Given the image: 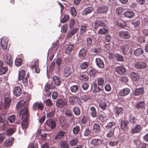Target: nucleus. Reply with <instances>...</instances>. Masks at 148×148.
Returning a JSON list of instances; mask_svg holds the SVG:
<instances>
[{
	"mask_svg": "<svg viewBox=\"0 0 148 148\" xmlns=\"http://www.w3.org/2000/svg\"><path fill=\"white\" fill-rule=\"evenodd\" d=\"M25 102L23 101H21L17 104L16 108L18 110L21 109L19 112V116H22L21 119L23 121L21 126L23 129H27L28 127V108L25 106Z\"/></svg>",
	"mask_w": 148,
	"mask_h": 148,
	"instance_id": "obj_1",
	"label": "nucleus"
},
{
	"mask_svg": "<svg viewBox=\"0 0 148 148\" xmlns=\"http://www.w3.org/2000/svg\"><path fill=\"white\" fill-rule=\"evenodd\" d=\"M56 106L60 108H62L66 107L67 105V102L65 99H59L58 100L56 103Z\"/></svg>",
	"mask_w": 148,
	"mask_h": 148,
	"instance_id": "obj_2",
	"label": "nucleus"
},
{
	"mask_svg": "<svg viewBox=\"0 0 148 148\" xmlns=\"http://www.w3.org/2000/svg\"><path fill=\"white\" fill-rule=\"evenodd\" d=\"M38 63L37 61H32L29 64L30 68L32 69H34L35 72L38 73L40 72V69L38 67Z\"/></svg>",
	"mask_w": 148,
	"mask_h": 148,
	"instance_id": "obj_3",
	"label": "nucleus"
},
{
	"mask_svg": "<svg viewBox=\"0 0 148 148\" xmlns=\"http://www.w3.org/2000/svg\"><path fill=\"white\" fill-rule=\"evenodd\" d=\"M119 36L120 37L123 39H128L130 36V33L128 31H121L119 32Z\"/></svg>",
	"mask_w": 148,
	"mask_h": 148,
	"instance_id": "obj_4",
	"label": "nucleus"
},
{
	"mask_svg": "<svg viewBox=\"0 0 148 148\" xmlns=\"http://www.w3.org/2000/svg\"><path fill=\"white\" fill-rule=\"evenodd\" d=\"M1 46L3 49L5 51L8 49L7 45L8 39L5 37H3L1 38Z\"/></svg>",
	"mask_w": 148,
	"mask_h": 148,
	"instance_id": "obj_5",
	"label": "nucleus"
},
{
	"mask_svg": "<svg viewBox=\"0 0 148 148\" xmlns=\"http://www.w3.org/2000/svg\"><path fill=\"white\" fill-rule=\"evenodd\" d=\"M135 67L137 69H144L146 68V64L143 62H138L134 64Z\"/></svg>",
	"mask_w": 148,
	"mask_h": 148,
	"instance_id": "obj_6",
	"label": "nucleus"
},
{
	"mask_svg": "<svg viewBox=\"0 0 148 148\" xmlns=\"http://www.w3.org/2000/svg\"><path fill=\"white\" fill-rule=\"evenodd\" d=\"M130 47L129 44H125L122 46L121 49L122 53L124 55L127 54L130 51Z\"/></svg>",
	"mask_w": 148,
	"mask_h": 148,
	"instance_id": "obj_7",
	"label": "nucleus"
},
{
	"mask_svg": "<svg viewBox=\"0 0 148 148\" xmlns=\"http://www.w3.org/2000/svg\"><path fill=\"white\" fill-rule=\"evenodd\" d=\"M134 143L137 148H145L146 146V143L142 142L138 139L134 140Z\"/></svg>",
	"mask_w": 148,
	"mask_h": 148,
	"instance_id": "obj_8",
	"label": "nucleus"
},
{
	"mask_svg": "<svg viewBox=\"0 0 148 148\" xmlns=\"http://www.w3.org/2000/svg\"><path fill=\"white\" fill-rule=\"evenodd\" d=\"M46 125L50 129H53L55 128L56 123L54 120L49 119L46 121Z\"/></svg>",
	"mask_w": 148,
	"mask_h": 148,
	"instance_id": "obj_9",
	"label": "nucleus"
},
{
	"mask_svg": "<svg viewBox=\"0 0 148 148\" xmlns=\"http://www.w3.org/2000/svg\"><path fill=\"white\" fill-rule=\"evenodd\" d=\"M108 10V8L107 6L102 5L98 8L97 12L99 13L104 14L107 13Z\"/></svg>",
	"mask_w": 148,
	"mask_h": 148,
	"instance_id": "obj_10",
	"label": "nucleus"
},
{
	"mask_svg": "<svg viewBox=\"0 0 148 148\" xmlns=\"http://www.w3.org/2000/svg\"><path fill=\"white\" fill-rule=\"evenodd\" d=\"M95 62L97 66L99 68L102 69L104 67V62L101 59L99 58H96Z\"/></svg>",
	"mask_w": 148,
	"mask_h": 148,
	"instance_id": "obj_11",
	"label": "nucleus"
},
{
	"mask_svg": "<svg viewBox=\"0 0 148 148\" xmlns=\"http://www.w3.org/2000/svg\"><path fill=\"white\" fill-rule=\"evenodd\" d=\"M130 92V90L128 88H125L120 90L119 92V95L124 97L127 95Z\"/></svg>",
	"mask_w": 148,
	"mask_h": 148,
	"instance_id": "obj_12",
	"label": "nucleus"
},
{
	"mask_svg": "<svg viewBox=\"0 0 148 148\" xmlns=\"http://www.w3.org/2000/svg\"><path fill=\"white\" fill-rule=\"evenodd\" d=\"M129 122L127 120L125 119L121 121V128L123 131L126 130L127 128V124Z\"/></svg>",
	"mask_w": 148,
	"mask_h": 148,
	"instance_id": "obj_13",
	"label": "nucleus"
},
{
	"mask_svg": "<svg viewBox=\"0 0 148 148\" xmlns=\"http://www.w3.org/2000/svg\"><path fill=\"white\" fill-rule=\"evenodd\" d=\"M130 77L133 80L137 82L139 79V75L137 73L132 72L130 75Z\"/></svg>",
	"mask_w": 148,
	"mask_h": 148,
	"instance_id": "obj_14",
	"label": "nucleus"
},
{
	"mask_svg": "<svg viewBox=\"0 0 148 148\" xmlns=\"http://www.w3.org/2000/svg\"><path fill=\"white\" fill-rule=\"evenodd\" d=\"M102 140L99 138H95L92 139L91 142V144L94 147H98L102 143Z\"/></svg>",
	"mask_w": 148,
	"mask_h": 148,
	"instance_id": "obj_15",
	"label": "nucleus"
},
{
	"mask_svg": "<svg viewBox=\"0 0 148 148\" xmlns=\"http://www.w3.org/2000/svg\"><path fill=\"white\" fill-rule=\"evenodd\" d=\"M43 105L41 103L36 102L33 104V109L34 110H36L39 109L42 110H43Z\"/></svg>",
	"mask_w": 148,
	"mask_h": 148,
	"instance_id": "obj_16",
	"label": "nucleus"
},
{
	"mask_svg": "<svg viewBox=\"0 0 148 148\" xmlns=\"http://www.w3.org/2000/svg\"><path fill=\"white\" fill-rule=\"evenodd\" d=\"M126 71L125 68L122 66H117L115 69L116 72L120 75H121L124 73Z\"/></svg>",
	"mask_w": 148,
	"mask_h": 148,
	"instance_id": "obj_17",
	"label": "nucleus"
},
{
	"mask_svg": "<svg viewBox=\"0 0 148 148\" xmlns=\"http://www.w3.org/2000/svg\"><path fill=\"white\" fill-rule=\"evenodd\" d=\"M141 129V126L139 124H137L132 128L131 132L132 134H135L139 133Z\"/></svg>",
	"mask_w": 148,
	"mask_h": 148,
	"instance_id": "obj_18",
	"label": "nucleus"
},
{
	"mask_svg": "<svg viewBox=\"0 0 148 148\" xmlns=\"http://www.w3.org/2000/svg\"><path fill=\"white\" fill-rule=\"evenodd\" d=\"M71 73V69L68 66H66L64 69L63 75L66 77L69 76Z\"/></svg>",
	"mask_w": 148,
	"mask_h": 148,
	"instance_id": "obj_19",
	"label": "nucleus"
},
{
	"mask_svg": "<svg viewBox=\"0 0 148 148\" xmlns=\"http://www.w3.org/2000/svg\"><path fill=\"white\" fill-rule=\"evenodd\" d=\"M124 16L126 18H130L134 16V12L130 10L127 11L123 13Z\"/></svg>",
	"mask_w": 148,
	"mask_h": 148,
	"instance_id": "obj_20",
	"label": "nucleus"
},
{
	"mask_svg": "<svg viewBox=\"0 0 148 148\" xmlns=\"http://www.w3.org/2000/svg\"><path fill=\"white\" fill-rule=\"evenodd\" d=\"M79 99V98L77 96L69 97V102L71 105L74 106L75 103V100L78 101Z\"/></svg>",
	"mask_w": 148,
	"mask_h": 148,
	"instance_id": "obj_21",
	"label": "nucleus"
},
{
	"mask_svg": "<svg viewBox=\"0 0 148 148\" xmlns=\"http://www.w3.org/2000/svg\"><path fill=\"white\" fill-rule=\"evenodd\" d=\"M101 130V128L100 125L97 124L95 123L93 125L92 131L93 132L96 134H98L99 133Z\"/></svg>",
	"mask_w": 148,
	"mask_h": 148,
	"instance_id": "obj_22",
	"label": "nucleus"
},
{
	"mask_svg": "<svg viewBox=\"0 0 148 148\" xmlns=\"http://www.w3.org/2000/svg\"><path fill=\"white\" fill-rule=\"evenodd\" d=\"M14 94L16 96H19L21 93V90L19 86L15 87L13 90Z\"/></svg>",
	"mask_w": 148,
	"mask_h": 148,
	"instance_id": "obj_23",
	"label": "nucleus"
},
{
	"mask_svg": "<svg viewBox=\"0 0 148 148\" xmlns=\"http://www.w3.org/2000/svg\"><path fill=\"white\" fill-rule=\"evenodd\" d=\"M65 134V132L63 131H60L55 137V140H58L62 138Z\"/></svg>",
	"mask_w": 148,
	"mask_h": 148,
	"instance_id": "obj_24",
	"label": "nucleus"
},
{
	"mask_svg": "<svg viewBox=\"0 0 148 148\" xmlns=\"http://www.w3.org/2000/svg\"><path fill=\"white\" fill-rule=\"evenodd\" d=\"M91 89L94 92H97L102 90V89L97 86V84L95 83L93 84L91 87Z\"/></svg>",
	"mask_w": 148,
	"mask_h": 148,
	"instance_id": "obj_25",
	"label": "nucleus"
},
{
	"mask_svg": "<svg viewBox=\"0 0 148 148\" xmlns=\"http://www.w3.org/2000/svg\"><path fill=\"white\" fill-rule=\"evenodd\" d=\"M86 50L84 48H82L79 51V56L81 59H84L86 54Z\"/></svg>",
	"mask_w": 148,
	"mask_h": 148,
	"instance_id": "obj_26",
	"label": "nucleus"
},
{
	"mask_svg": "<svg viewBox=\"0 0 148 148\" xmlns=\"http://www.w3.org/2000/svg\"><path fill=\"white\" fill-rule=\"evenodd\" d=\"M95 29H97L99 27H103L106 26V24L102 21H97L95 23Z\"/></svg>",
	"mask_w": 148,
	"mask_h": 148,
	"instance_id": "obj_27",
	"label": "nucleus"
},
{
	"mask_svg": "<svg viewBox=\"0 0 148 148\" xmlns=\"http://www.w3.org/2000/svg\"><path fill=\"white\" fill-rule=\"evenodd\" d=\"M143 88L142 87L136 88L134 92V94L135 96H138L143 93Z\"/></svg>",
	"mask_w": 148,
	"mask_h": 148,
	"instance_id": "obj_28",
	"label": "nucleus"
},
{
	"mask_svg": "<svg viewBox=\"0 0 148 148\" xmlns=\"http://www.w3.org/2000/svg\"><path fill=\"white\" fill-rule=\"evenodd\" d=\"M90 114L93 118H95L97 116V112L95 108L93 107H91L90 109Z\"/></svg>",
	"mask_w": 148,
	"mask_h": 148,
	"instance_id": "obj_29",
	"label": "nucleus"
},
{
	"mask_svg": "<svg viewBox=\"0 0 148 148\" xmlns=\"http://www.w3.org/2000/svg\"><path fill=\"white\" fill-rule=\"evenodd\" d=\"M14 141V138L13 137L7 139L5 142V146L6 147L10 146L12 144Z\"/></svg>",
	"mask_w": 148,
	"mask_h": 148,
	"instance_id": "obj_30",
	"label": "nucleus"
},
{
	"mask_svg": "<svg viewBox=\"0 0 148 148\" xmlns=\"http://www.w3.org/2000/svg\"><path fill=\"white\" fill-rule=\"evenodd\" d=\"M79 86L78 85H73L70 87V90L71 92L74 93L77 92L79 88Z\"/></svg>",
	"mask_w": 148,
	"mask_h": 148,
	"instance_id": "obj_31",
	"label": "nucleus"
},
{
	"mask_svg": "<svg viewBox=\"0 0 148 148\" xmlns=\"http://www.w3.org/2000/svg\"><path fill=\"white\" fill-rule=\"evenodd\" d=\"M145 102L144 101H141L137 103L136 105V108L137 109H143L145 108Z\"/></svg>",
	"mask_w": 148,
	"mask_h": 148,
	"instance_id": "obj_32",
	"label": "nucleus"
},
{
	"mask_svg": "<svg viewBox=\"0 0 148 148\" xmlns=\"http://www.w3.org/2000/svg\"><path fill=\"white\" fill-rule=\"evenodd\" d=\"M123 109L122 108L119 107H117L114 108V112L116 116H118L120 114H121L122 112Z\"/></svg>",
	"mask_w": 148,
	"mask_h": 148,
	"instance_id": "obj_33",
	"label": "nucleus"
},
{
	"mask_svg": "<svg viewBox=\"0 0 148 148\" xmlns=\"http://www.w3.org/2000/svg\"><path fill=\"white\" fill-rule=\"evenodd\" d=\"M93 10L92 7H88L85 8L82 12V14L84 15H86L89 14Z\"/></svg>",
	"mask_w": 148,
	"mask_h": 148,
	"instance_id": "obj_34",
	"label": "nucleus"
},
{
	"mask_svg": "<svg viewBox=\"0 0 148 148\" xmlns=\"http://www.w3.org/2000/svg\"><path fill=\"white\" fill-rule=\"evenodd\" d=\"M108 29L105 27L100 28L98 31V33L101 35H104L106 34L108 32Z\"/></svg>",
	"mask_w": 148,
	"mask_h": 148,
	"instance_id": "obj_35",
	"label": "nucleus"
},
{
	"mask_svg": "<svg viewBox=\"0 0 148 148\" xmlns=\"http://www.w3.org/2000/svg\"><path fill=\"white\" fill-rule=\"evenodd\" d=\"M143 52V50L140 48H139L134 51V53L136 56H138L142 54Z\"/></svg>",
	"mask_w": 148,
	"mask_h": 148,
	"instance_id": "obj_36",
	"label": "nucleus"
},
{
	"mask_svg": "<svg viewBox=\"0 0 148 148\" xmlns=\"http://www.w3.org/2000/svg\"><path fill=\"white\" fill-rule=\"evenodd\" d=\"M78 29L77 28L73 29L69 32L67 34V36L69 37H71L77 32Z\"/></svg>",
	"mask_w": 148,
	"mask_h": 148,
	"instance_id": "obj_37",
	"label": "nucleus"
},
{
	"mask_svg": "<svg viewBox=\"0 0 148 148\" xmlns=\"http://www.w3.org/2000/svg\"><path fill=\"white\" fill-rule=\"evenodd\" d=\"M11 99H4V108L5 109H7L10 105Z\"/></svg>",
	"mask_w": 148,
	"mask_h": 148,
	"instance_id": "obj_38",
	"label": "nucleus"
},
{
	"mask_svg": "<svg viewBox=\"0 0 148 148\" xmlns=\"http://www.w3.org/2000/svg\"><path fill=\"white\" fill-rule=\"evenodd\" d=\"M59 121L60 125L62 127H64L66 124V120L65 118L63 116H61L60 117Z\"/></svg>",
	"mask_w": 148,
	"mask_h": 148,
	"instance_id": "obj_39",
	"label": "nucleus"
},
{
	"mask_svg": "<svg viewBox=\"0 0 148 148\" xmlns=\"http://www.w3.org/2000/svg\"><path fill=\"white\" fill-rule=\"evenodd\" d=\"M53 82L56 85L59 86L60 84V81L59 78L56 76H54L53 78Z\"/></svg>",
	"mask_w": 148,
	"mask_h": 148,
	"instance_id": "obj_40",
	"label": "nucleus"
},
{
	"mask_svg": "<svg viewBox=\"0 0 148 148\" xmlns=\"http://www.w3.org/2000/svg\"><path fill=\"white\" fill-rule=\"evenodd\" d=\"M60 146L61 148H69V145L66 141L63 140L60 143Z\"/></svg>",
	"mask_w": 148,
	"mask_h": 148,
	"instance_id": "obj_41",
	"label": "nucleus"
},
{
	"mask_svg": "<svg viewBox=\"0 0 148 148\" xmlns=\"http://www.w3.org/2000/svg\"><path fill=\"white\" fill-rule=\"evenodd\" d=\"M25 71L23 70H21L19 72L18 76V79L21 80L25 78Z\"/></svg>",
	"mask_w": 148,
	"mask_h": 148,
	"instance_id": "obj_42",
	"label": "nucleus"
},
{
	"mask_svg": "<svg viewBox=\"0 0 148 148\" xmlns=\"http://www.w3.org/2000/svg\"><path fill=\"white\" fill-rule=\"evenodd\" d=\"M73 111L74 114L76 116L79 115L81 112L80 108L77 106H75L73 108Z\"/></svg>",
	"mask_w": 148,
	"mask_h": 148,
	"instance_id": "obj_43",
	"label": "nucleus"
},
{
	"mask_svg": "<svg viewBox=\"0 0 148 148\" xmlns=\"http://www.w3.org/2000/svg\"><path fill=\"white\" fill-rule=\"evenodd\" d=\"M6 62L10 66H11L12 63V60L11 56L10 54L7 55Z\"/></svg>",
	"mask_w": 148,
	"mask_h": 148,
	"instance_id": "obj_44",
	"label": "nucleus"
},
{
	"mask_svg": "<svg viewBox=\"0 0 148 148\" xmlns=\"http://www.w3.org/2000/svg\"><path fill=\"white\" fill-rule=\"evenodd\" d=\"M6 115L5 113L3 112L0 113V123H2L5 121Z\"/></svg>",
	"mask_w": 148,
	"mask_h": 148,
	"instance_id": "obj_45",
	"label": "nucleus"
},
{
	"mask_svg": "<svg viewBox=\"0 0 148 148\" xmlns=\"http://www.w3.org/2000/svg\"><path fill=\"white\" fill-rule=\"evenodd\" d=\"M115 57L116 60L118 61L122 62L123 61V56L119 53H116L115 54Z\"/></svg>",
	"mask_w": 148,
	"mask_h": 148,
	"instance_id": "obj_46",
	"label": "nucleus"
},
{
	"mask_svg": "<svg viewBox=\"0 0 148 148\" xmlns=\"http://www.w3.org/2000/svg\"><path fill=\"white\" fill-rule=\"evenodd\" d=\"M80 130L79 126L77 125L74 127L73 130V132L74 134H77L79 133Z\"/></svg>",
	"mask_w": 148,
	"mask_h": 148,
	"instance_id": "obj_47",
	"label": "nucleus"
},
{
	"mask_svg": "<svg viewBox=\"0 0 148 148\" xmlns=\"http://www.w3.org/2000/svg\"><path fill=\"white\" fill-rule=\"evenodd\" d=\"M116 123L114 122H110L106 126L105 128L106 130H109Z\"/></svg>",
	"mask_w": 148,
	"mask_h": 148,
	"instance_id": "obj_48",
	"label": "nucleus"
},
{
	"mask_svg": "<svg viewBox=\"0 0 148 148\" xmlns=\"http://www.w3.org/2000/svg\"><path fill=\"white\" fill-rule=\"evenodd\" d=\"M78 140L77 138H72L70 142V145L73 146L76 145L77 143Z\"/></svg>",
	"mask_w": 148,
	"mask_h": 148,
	"instance_id": "obj_49",
	"label": "nucleus"
},
{
	"mask_svg": "<svg viewBox=\"0 0 148 148\" xmlns=\"http://www.w3.org/2000/svg\"><path fill=\"white\" fill-rule=\"evenodd\" d=\"M74 49L73 45L72 44L69 45L66 49V53H69Z\"/></svg>",
	"mask_w": 148,
	"mask_h": 148,
	"instance_id": "obj_50",
	"label": "nucleus"
},
{
	"mask_svg": "<svg viewBox=\"0 0 148 148\" xmlns=\"http://www.w3.org/2000/svg\"><path fill=\"white\" fill-rule=\"evenodd\" d=\"M132 24L135 27H138L140 23V20L138 18H136L132 21Z\"/></svg>",
	"mask_w": 148,
	"mask_h": 148,
	"instance_id": "obj_51",
	"label": "nucleus"
},
{
	"mask_svg": "<svg viewBox=\"0 0 148 148\" xmlns=\"http://www.w3.org/2000/svg\"><path fill=\"white\" fill-rule=\"evenodd\" d=\"M55 114V110H52L51 112L48 113L47 115V118L51 119L53 118Z\"/></svg>",
	"mask_w": 148,
	"mask_h": 148,
	"instance_id": "obj_52",
	"label": "nucleus"
},
{
	"mask_svg": "<svg viewBox=\"0 0 148 148\" xmlns=\"http://www.w3.org/2000/svg\"><path fill=\"white\" fill-rule=\"evenodd\" d=\"M87 25L85 24H82L80 29V32L81 33H84L87 30Z\"/></svg>",
	"mask_w": 148,
	"mask_h": 148,
	"instance_id": "obj_53",
	"label": "nucleus"
},
{
	"mask_svg": "<svg viewBox=\"0 0 148 148\" xmlns=\"http://www.w3.org/2000/svg\"><path fill=\"white\" fill-rule=\"evenodd\" d=\"M97 83L99 86H102L103 85L104 81L103 77H99L97 79Z\"/></svg>",
	"mask_w": 148,
	"mask_h": 148,
	"instance_id": "obj_54",
	"label": "nucleus"
},
{
	"mask_svg": "<svg viewBox=\"0 0 148 148\" xmlns=\"http://www.w3.org/2000/svg\"><path fill=\"white\" fill-rule=\"evenodd\" d=\"M2 124L1 125L0 127L2 130H5L8 127V123L7 121H5L2 123Z\"/></svg>",
	"mask_w": 148,
	"mask_h": 148,
	"instance_id": "obj_55",
	"label": "nucleus"
},
{
	"mask_svg": "<svg viewBox=\"0 0 148 148\" xmlns=\"http://www.w3.org/2000/svg\"><path fill=\"white\" fill-rule=\"evenodd\" d=\"M8 69L6 67H3L0 69V75L5 74L7 72Z\"/></svg>",
	"mask_w": 148,
	"mask_h": 148,
	"instance_id": "obj_56",
	"label": "nucleus"
},
{
	"mask_svg": "<svg viewBox=\"0 0 148 148\" xmlns=\"http://www.w3.org/2000/svg\"><path fill=\"white\" fill-rule=\"evenodd\" d=\"M88 65V63L87 62H84L82 63L80 66V68L82 69H86Z\"/></svg>",
	"mask_w": 148,
	"mask_h": 148,
	"instance_id": "obj_57",
	"label": "nucleus"
},
{
	"mask_svg": "<svg viewBox=\"0 0 148 148\" xmlns=\"http://www.w3.org/2000/svg\"><path fill=\"white\" fill-rule=\"evenodd\" d=\"M29 77V75H28V74H27V75H26V77L23 78L22 80V82L24 85L25 86H26L27 85L28 83V80L27 79Z\"/></svg>",
	"mask_w": 148,
	"mask_h": 148,
	"instance_id": "obj_58",
	"label": "nucleus"
},
{
	"mask_svg": "<svg viewBox=\"0 0 148 148\" xmlns=\"http://www.w3.org/2000/svg\"><path fill=\"white\" fill-rule=\"evenodd\" d=\"M136 119L132 115L130 114L129 116V120L131 123L134 124Z\"/></svg>",
	"mask_w": 148,
	"mask_h": 148,
	"instance_id": "obj_59",
	"label": "nucleus"
},
{
	"mask_svg": "<svg viewBox=\"0 0 148 148\" xmlns=\"http://www.w3.org/2000/svg\"><path fill=\"white\" fill-rule=\"evenodd\" d=\"M114 128L113 129H111L109 131L106 135L107 137L110 138L112 137L114 135Z\"/></svg>",
	"mask_w": 148,
	"mask_h": 148,
	"instance_id": "obj_60",
	"label": "nucleus"
},
{
	"mask_svg": "<svg viewBox=\"0 0 148 148\" xmlns=\"http://www.w3.org/2000/svg\"><path fill=\"white\" fill-rule=\"evenodd\" d=\"M16 130L14 128H10L7 130V134L8 136L12 135L16 131Z\"/></svg>",
	"mask_w": 148,
	"mask_h": 148,
	"instance_id": "obj_61",
	"label": "nucleus"
},
{
	"mask_svg": "<svg viewBox=\"0 0 148 148\" xmlns=\"http://www.w3.org/2000/svg\"><path fill=\"white\" fill-rule=\"evenodd\" d=\"M23 60L21 58H19L16 59L15 60V64L17 66H19L21 65Z\"/></svg>",
	"mask_w": 148,
	"mask_h": 148,
	"instance_id": "obj_62",
	"label": "nucleus"
},
{
	"mask_svg": "<svg viewBox=\"0 0 148 148\" xmlns=\"http://www.w3.org/2000/svg\"><path fill=\"white\" fill-rule=\"evenodd\" d=\"M118 25L122 28H124L126 26V23L125 21L121 20L118 23Z\"/></svg>",
	"mask_w": 148,
	"mask_h": 148,
	"instance_id": "obj_63",
	"label": "nucleus"
},
{
	"mask_svg": "<svg viewBox=\"0 0 148 148\" xmlns=\"http://www.w3.org/2000/svg\"><path fill=\"white\" fill-rule=\"evenodd\" d=\"M16 116L14 115H12L10 116L8 118V119L10 123H12L14 121Z\"/></svg>",
	"mask_w": 148,
	"mask_h": 148,
	"instance_id": "obj_64",
	"label": "nucleus"
}]
</instances>
